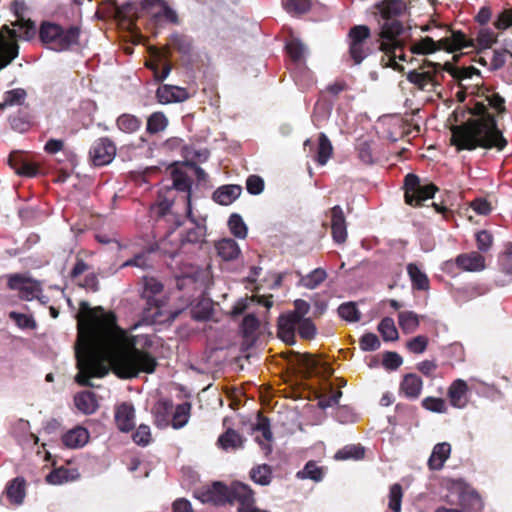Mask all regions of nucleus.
<instances>
[{
  "mask_svg": "<svg viewBox=\"0 0 512 512\" xmlns=\"http://www.w3.org/2000/svg\"><path fill=\"white\" fill-rule=\"evenodd\" d=\"M79 338L85 337L86 347L77 350L78 373L75 381L85 387H93L92 377H104L107 367L91 351L90 346L102 350L108 356L112 371L121 379H132L140 373L151 374L157 359L148 351L137 348L139 336L128 337L117 325L114 312H105L102 306L91 308L86 301L80 302L78 317Z\"/></svg>",
  "mask_w": 512,
  "mask_h": 512,
  "instance_id": "obj_1",
  "label": "nucleus"
},
{
  "mask_svg": "<svg viewBox=\"0 0 512 512\" xmlns=\"http://www.w3.org/2000/svg\"><path fill=\"white\" fill-rule=\"evenodd\" d=\"M468 112L475 118L451 127V145L458 151H472L477 148L504 150L508 142L498 128L496 117L488 111L487 105L477 101Z\"/></svg>",
  "mask_w": 512,
  "mask_h": 512,
  "instance_id": "obj_2",
  "label": "nucleus"
},
{
  "mask_svg": "<svg viewBox=\"0 0 512 512\" xmlns=\"http://www.w3.org/2000/svg\"><path fill=\"white\" fill-rule=\"evenodd\" d=\"M194 496L202 503L215 506L238 503V512H264L255 506L254 491L247 484L233 482L226 485L220 481L203 486L194 491Z\"/></svg>",
  "mask_w": 512,
  "mask_h": 512,
  "instance_id": "obj_3",
  "label": "nucleus"
},
{
  "mask_svg": "<svg viewBox=\"0 0 512 512\" xmlns=\"http://www.w3.org/2000/svg\"><path fill=\"white\" fill-rule=\"evenodd\" d=\"M379 49L383 53L380 63L383 67L403 72L404 67L397 62H412L409 52L406 30L401 21H392L381 25L379 32Z\"/></svg>",
  "mask_w": 512,
  "mask_h": 512,
  "instance_id": "obj_4",
  "label": "nucleus"
},
{
  "mask_svg": "<svg viewBox=\"0 0 512 512\" xmlns=\"http://www.w3.org/2000/svg\"><path fill=\"white\" fill-rule=\"evenodd\" d=\"M445 35L438 40H434L433 37L426 36L420 40H413L411 35H406L409 43V52L411 55H429L440 50H444L449 53L460 51L465 47H472L474 41L466 36L460 30H453L450 27L445 26Z\"/></svg>",
  "mask_w": 512,
  "mask_h": 512,
  "instance_id": "obj_5",
  "label": "nucleus"
},
{
  "mask_svg": "<svg viewBox=\"0 0 512 512\" xmlns=\"http://www.w3.org/2000/svg\"><path fill=\"white\" fill-rule=\"evenodd\" d=\"M81 30L78 26L62 27L59 24L43 22L39 29L41 42L49 49L62 52L79 44Z\"/></svg>",
  "mask_w": 512,
  "mask_h": 512,
  "instance_id": "obj_6",
  "label": "nucleus"
},
{
  "mask_svg": "<svg viewBox=\"0 0 512 512\" xmlns=\"http://www.w3.org/2000/svg\"><path fill=\"white\" fill-rule=\"evenodd\" d=\"M444 71L445 64L424 60L418 69L407 73L406 79L419 90L436 92L442 86Z\"/></svg>",
  "mask_w": 512,
  "mask_h": 512,
  "instance_id": "obj_7",
  "label": "nucleus"
},
{
  "mask_svg": "<svg viewBox=\"0 0 512 512\" xmlns=\"http://www.w3.org/2000/svg\"><path fill=\"white\" fill-rule=\"evenodd\" d=\"M164 285L155 277H143L141 297L146 304L143 309L144 317L151 322H160L162 307L165 304L163 297Z\"/></svg>",
  "mask_w": 512,
  "mask_h": 512,
  "instance_id": "obj_8",
  "label": "nucleus"
},
{
  "mask_svg": "<svg viewBox=\"0 0 512 512\" xmlns=\"http://www.w3.org/2000/svg\"><path fill=\"white\" fill-rule=\"evenodd\" d=\"M445 501L450 504H458L462 511L478 512L483 508L480 495L463 481H454L449 487V493Z\"/></svg>",
  "mask_w": 512,
  "mask_h": 512,
  "instance_id": "obj_9",
  "label": "nucleus"
},
{
  "mask_svg": "<svg viewBox=\"0 0 512 512\" xmlns=\"http://www.w3.org/2000/svg\"><path fill=\"white\" fill-rule=\"evenodd\" d=\"M286 52L293 65L292 76L296 83L308 86L313 82V74L306 65V46L296 38L286 43Z\"/></svg>",
  "mask_w": 512,
  "mask_h": 512,
  "instance_id": "obj_10",
  "label": "nucleus"
},
{
  "mask_svg": "<svg viewBox=\"0 0 512 512\" xmlns=\"http://www.w3.org/2000/svg\"><path fill=\"white\" fill-rule=\"evenodd\" d=\"M404 190L405 203L420 207L425 201L434 197L438 187L433 183L422 185L416 174L409 173L404 178Z\"/></svg>",
  "mask_w": 512,
  "mask_h": 512,
  "instance_id": "obj_11",
  "label": "nucleus"
},
{
  "mask_svg": "<svg viewBox=\"0 0 512 512\" xmlns=\"http://www.w3.org/2000/svg\"><path fill=\"white\" fill-rule=\"evenodd\" d=\"M286 354L289 365L305 378L312 377L319 373H325L331 376L333 373V369L328 364L320 362L312 354H301L295 351H288Z\"/></svg>",
  "mask_w": 512,
  "mask_h": 512,
  "instance_id": "obj_12",
  "label": "nucleus"
},
{
  "mask_svg": "<svg viewBox=\"0 0 512 512\" xmlns=\"http://www.w3.org/2000/svg\"><path fill=\"white\" fill-rule=\"evenodd\" d=\"M371 36V30L367 25H355L348 32L349 54L354 64H360L369 54L370 48L367 41Z\"/></svg>",
  "mask_w": 512,
  "mask_h": 512,
  "instance_id": "obj_13",
  "label": "nucleus"
},
{
  "mask_svg": "<svg viewBox=\"0 0 512 512\" xmlns=\"http://www.w3.org/2000/svg\"><path fill=\"white\" fill-rule=\"evenodd\" d=\"M174 203V196L166 193L164 189L158 191L157 199L154 204L150 206V215L155 218V221L160 224L165 222L169 226L178 228L182 222L178 215L171 212V207Z\"/></svg>",
  "mask_w": 512,
  "mask_h": 512,
  "instance_id": "obj_14",
  "label": "nucleus"
},
{
  "mask_svg": "<svg viewBox=\"0 0 512 512\" xmlns=\"http://www.w3.org/2000/svg\"><path fill=\"white\" fill-rule=\"evenodd\" d=\"M206 226L196 224L193 228L188 229L185 235L179 237V245L175 247H167L168 240H164L160 244V249L163 254L168 255L170 258H175L181 251H184L187 245L202 244L205 241Z\"/></svg>",
  "mask_w": 512,
  "mask_h": 512,
  "instance_id": "obj_15",
  "label": "nucleus"
},
{
  "mask_svg": "<svg viewBox=\"0 0 512 512\" xmlns=\"http://www.w3.org/2000/svg\"><path fill=\"white\" fill-rule=\"evenodd\" d=\"M455 268L467 272H479L485 269V258L479 252L461 253L454 260L443 263V271L453 273Z\"/></svg>",
  "mask_w": 512,
  "mask_h": 512,
  "instance_id": "obj_16",
  "label": "nucleus"
},
{
  "mask_svg": "<svg viewBox=\"0 0 512 512\" xmlns=\"http://www.w3.org/2000/svg\"><path fill=\"white\" fill-rule=\"evenodd\" d=\"M116 151V145L109 137H100L92 143L89 149V160L92 165L102 167L113 161Z\"/></svg>",
  "mask_w": 512,
  "mask_h": 512,
  "instance_id": "obj_17",
  "label": "nucleus"
},
{
  "mask_svg": "<svg viewBox=\"0 0 512 512\" xmlns=\"http://www.w3.org/2000/svg\"><path fill=\"white\" fill-rule=\"evenodd\" d=\"M8 287L19 291L22 300L30 301L42 292L41 283L22 274H13L8 279Z\"/></svg>",
  "mask_w": 512,
  "mask_h": 512,
  "instance_id": "obj_18",
  "label": "nucleus"
},
{
  "mask_svg": "<svg viewBox=\"0 0 512 512\" xmlns=\"http://www.w3.org/2000/svg\"><path fill=\"white\" fill-rule=\"evenodd\" d=\"M172 185L164 187V191L170 195H172L173 190L186 192V201H187V217L195 223V219L192 217L191 210V180L188 175L180 170L173 169L171 171Z\"/></svg>",
  "mask_w": 512,
  "mask_h": 512,
  "instance_id": "obj_19",
  "label": "nucleus"
},
{
  "mask_svg": "<svg viewBox=\"0 0 512 512\" xmlns=\"http://www.w3.org/2000/svg\"><path fill=\"white\" fill-rule=\"evenodd\" d=\"M10 127L19 133L29 131L35 124V115L29 105L19 107V109L9 116Z\"/></svg>",
  "mask_w": 512,
  "mask_h": 512,
  "instance_id": "obj_20",
  "label": "nucleus"
},
{
  "mask_svg": "<svg viewBox=\"0 0 512 512\" xmlns=\"http://www.w3.org/2000/svg\"><path fill=\"white\" fill-rule=\"evenodd\" d=\"M379 15L384 21L383 24L398 21L396 18L404 14L407 4L404 0H382L375 5Z\"/></svg>",
  "mask_w": 512,
  "mask_h": 512,
  "instance_id": "obj_21",
  "label": "nucleus"
},
{
  "mask_svg": "<svg viewBox=\"0 0 512 512\" xmlns=\"http://www.w3.org/2000/svg\"><path fill=\"white\" fill-rule=\"evenodd\" d=\"M330 216L332 238L337 244H342L347 239V225L342 207L340 205L332 207Z\"/></svg>",
  "mask_w": 512,
  "mask_h": 512,
  "instance_id": "obj_22",
  "label": "nucleus"
},
{
  "mask_svg": "<svg viewBox=\"0 0 512 512\" xmlns=\"http://www.w3.org/2000/svg\"><path fill=\"white\" fill-rule=\"evenodd\" d=\"M115 423L122 432H130L135 427V409L131 403L123 402L115 410Z\"/></svg>",
  "mask_w": 512,
  "mask_h": 512,
  "instance_id": "obj_23",
  "label": "nucleus"
},
{
  "mask_svg": "<svg viewBox=\"0 0 512 512\" xmlns=\"http://www.w3.org/2000/svg\"><path fill=\"white\" fill-rule=\"evenodd\" d=\"M190 97L185 88L164 84L158 87L156 98L161 104H169L174 102H184Z\"/></svg>",
  "mask_w": 512,
  "mask_h": 512,
  "instance_id": "obj_24",
  "label": "nucleus"
},
{
  "mask_svg": "<svg viewBox=\"0 0 512 512\" xmlns=\"http://www.w3.org/2000/svg\"><path fill=\"white\" fill-rule=\"evenodd\" d=\"M116 17L119 21V24L122 28L127 31L134 33L137 30V19L138 15V7L133 3H126L122 6L118 7L116 10Z\"/></svg>",
  "mask_w": 512,
  "mask_h": 512,
  "instance_id": "obj_25",
  "label": "nucleus"
},
{
  "mask_svg": "<svg viewBox=\"0 0 512 512\" xmlns=\"http://www.w3.org/2000/svg\"><path fill=\"white\" fill-rule=\"evenodd\" d=\"M299 321L290 315L282 314L278 318L277 335L287 345L295 343V333L297 331V323Z\"/></svg>",
  "mask_w": 512,
  "mask_h": 512,
  "instance_id": "obj_26",
  "label": "nucleus"
},
{
  "mask_svg": "<svg viewBox=\"0 0 512 512\" xmlns=\"http://www.w3.org/2000/svg\"><path fill=\"white\" fill-rule=\"evenodd\" d=\"M173 403L171 400L161 399L152 408L154 424L158 428H166L171 424Z\"/></svg>",
  "mask_w": 512,
  "mask_h": 512,
  "instance_id": "obj_27",
  "label": "nucleus"
},
{
  "mask_svg": "<svg viewBox=\"0 0 512 512\" xmlns=\"http://www.w3.org/2000/svg\"><path fill=\"white\" fill-rule=\"evenodd\" d=\"M467 392L468 385L466 381L462 379L453 381L448 388V398L450 404L458 409L464 408L468 403Z\"/></svg>",
  "mask_w": 512,
  "mask_h": 512,
  "instance_id": "obj_28",
  "label": "nucleus"
},
{
  "mask_svg": "<svg viewBox=\"0 0 512 512\" xmlns=\"http://www.w3.org/2000/svg\"><path fill=\"white\" fill-rule=\"evenodd\" d=\"M242 193V187L236 184L223 185L217 188L212 195L213 200L220 205H230Z\"/></svg>",
  "mask_w": 512,
  "mask_h": 512,
  "instance_id": "obj_29",
  "label": "nucleus"
},
{
  "mask_svg": "<svg viewBox=\"0 0 512 512\" xmlns=\"http://www.w3.org/2000/svg\"><path fill=\"white\" fill-rule=\"evenodd\" d=\"M422 388L423 381L415 373L406 374L400 383V391L409 399H417L422 392Z\"/></svg>",
  "mask_w": 512,
  "mask_h": 512,
  "instance_id": "obj_30",
  "label": "nucleus"
},
{
  "mask_svg": "<svg viewBox=\"0 0 512 512\" xmlns=\"http://www.w3.org/2000/svg\"><path fill=\"white\" fill-rule=\"evenodd\" d=\"M451 453V445L448 442L438 443L434 446L432 453L428 459L427 465L430 470H440L449 458Z\"/></svg>",
  "mask_w": 512,
  "mask_h": 512,
  "instance_id": "obj_31",
  "label": "nucleus"
},
{
  "mask_svg": "<svg viewBox=\"0 0 512 512\" xmlns=\"http://www.w3.org/2000/svg\"><path fill=\"white\" fill-rule=\"evenodd\" d=\"M89 440V432L86 428L78 426L62 436L63 444L68 448H80L83 447Z\"/></svg>",
  "mask_w": 512,
  "mask_h": 512,
  "instance_id": "obj_32",
  "label": "nucleus"
},
{
  "mask_svg": "<svg viewBox=\"0 0 512 512\" xmlns=\"http://www.w3.org/2000/svg\"><path fill=\"white\" fill-rule=\"evenodd\" d=\"M26 481L23 477H16L6 486V496L10 503L20 505L26 496Z\"/></svg>",
  "mask_w": 512,
  "mask_h": 512,
  "instance_id": "obj_33",
  "label": "nucleus"
},
{
  "mask_svg": "<svg viewBox=\"0 0 512 512\" xmlns=\"http://www.w3.org/2000/svg\"><path fill=\"white\" fill-rule=\"evenodd\" d=\"M471 39L474 41L471 48H477L478 52L482 54L498 42V34L489 27H481L476 38Z\"/></svg>",
  "mask_w": 512,
  "mask_h": 512,
  "instance_id": "obj_34",
  "label": "nucleus"
},
{
  "mask_svg": "<svg viewBox=\"0 0 512 512\" xmlns=\"http://www.w3.org/2000/svg\"><path fill=\"white\" fill-rule=\"evenodd\" d=\"M74 403L76 408L86 415L93 414L99 407L96 395L91 391H82L76 394Z\"/></svg>",
  "mask_w": 512,
  "mask_h": 512,
  "instance_id": "obj_35",
  "label": "nucleus"
},
{
  "mask_svg": "<svg viewBox=\"0 0 512 512\" xmlns=\"http://www.w3.org/2000/svg\"><path fill=\"white\" fill-rule=\"evenodd\" d=\"M215 248L219 257L224 261H232L240 255V248L237 242L231 238H224L215 244Z\"/></svg>",
  "mask_w": 512,
  "mask_h": 512,
  "instance_id": "obj_36",
  "label": "nucleus"
},
{
  "mask_svg": "<svg viewBox=\"0 0 512 512\" xmlns=\"http://www.w3.org/2000/svg\"><path fill=\"white\" fill-rule=\"evenodd\" d=\"M333 155V146L327 135L323 132L319 134L318 146L314 155V160L320 166L326 165Z\"/></svg>",
  "mask_w": 512,
  "mask_h": 512,
  "instance_id": "obj_37",
  "label": "nucleus"
},
{
  "mask_svg": "<svg viewBox=\"0 0 512 512\" xmlns=\"http://www.w3.org/2000/svg\"><path fill=\"white\" fill-rule=\"evenodd\" d=\"M79 477L77 469H69L64 466L53 469L47 476L46 482L52 485L74 481Z\"/></svg>",
  "mask_w": 512,
  "mask_h": 512,
  "instance_id": "obj_38",
  "label": "nucleus"
},
{
  "mask_svg": "<svg viewBox=\"0 0 512 512\" xmlns=\"http://www.w3.org/2000/svg\"><path fill=\"white\" fill-rule=\"evenodd\" d=\"M407 273L414 290L426 291L430 288L428 276L415 263L407 265Z\"/></svg>",
  "mask_w": 512,
  "mask_h": 512,
  "instance_id": "obj_39",
  "label": "nucleus"
},
{
  "mask_svg": "<svg viewBox=\"0 0 512 512\" xmlns=\"http://www.w3.org/2000/svg\"><path fill=\"white\" fill-rule=\"evenodd\" d=\"M117 128L125 134H134L142 127V120L136 115L123 113L116 119Z\"/></svg>",
  "mask_w": 512,
  "mask_h": 512,
  "instance_id": "obj_40",
  "label": "nucleus"
},
{
  "mask_svg": "<svg viewBox=\"0 0 512 512\" xmlns=\"http://www.w3.org/2000/svg\"><path fill=\"white\" fill-rule=\"evenodd\" d=\"M243 437L234 429L229 428L221 434L217 440V444L223 450H236L243 447Z\"/></svg>",
  "mask_w": 512,
  "mask_h": 512,
  "instance_id": "obj_41",
  "label": "nucleus"
},
{
  "mask_svg": "<svg viewBox=\"0 0 512 512\" xmlns=\"http://www.w3.org/2000/svg\"><path fill=\"white\" fill-rule=\"evenodd\" d=\"M169 45L183 56H191L193 52V40L191 37L174 33L169 38Z\"/></svg>",
  "mask_w": 512,
  "mask_h": 512,
  "instance_id": "obj_42",
  "label": "nucleus"
},
{
  "mask_svg": "<svg viewBox=\"0 0 512 512\" xmlns=\"http://www.w3.org/2000/svg\"><path fill=\"white\" fill-rule=\"evenodd\" d=\"M249 476L254 483L267 486L272 481L273 471L270 465L260 464L250 470Z\"/></svg>",
  "mask_w": 512,
  "mask_h": 512,
  "instance_id": "obj_43",
  "label": "nucleus"
},
{
  "mask_svg": "<svg viewBox=\"0 0 512 512\" xmlns=\"http://www.w3.org/2000/svg\"><path fill=\"white\" fill-rule=\"evenodd\" d=\"M9 164L21 176L34 177L39 171V167L35 163L14 158L12 155L9 157Z\"/></svg>",
  "mask_w": 512,
  "mask_h": 512,
  "instance_id": "obj_44",
  "label": "nucleus"
},
{
  "mask_svg": "<svg viewBox=\"0 0 512 512\" xmlns=\"http://www.w3.org/2000/svg\"><path fill=\"white\" fill-rule=\"evenodd\" d=\"M191 408L192 405L190 402H184L176 406L175 411L171 416V425L174 429H180L187 424Z\"/></svg>",
  "mask_w": 512,
  "mask_h": 512,
  "instance_id": "obj_45",
  "label": "nucleus"
},
{
  "mask_svg": "<svg viewBox=\"0 0 512 512\" xmlns=\"http://www.w3.org/2000/svg\"><path fill=\"white\" fill-rule=\"evenodd\" d=\"M327 278V272L323 268H316L307 275L301 276L299 284L307 289L319 287Z\"/></svg>",
  "mask_w": 512,
  "mask_h": 512,
  "instance_id": "obj_46",
  "label": "nucleus"
},
{
  "mask_svg": "<svg viewBox=\"0 0 512 512\" xmlns=\"http://www.w3.org/2000/svg\"><path fill=\"white\" fill-rule=\"evenodd\" d=\"M169 124L168 118L163 112H153L146 123V132L149 134H157L164 131Z\"/></svg>",
  "mask_w": 512,
  "mask_h": 512,
  "instance_id": "obj_47",
  "label": "nucleus"
},
{
  "mask_svg": "<svg viewBox=\"0 0 512 512\" xmlns=\"http://www.w3.org/2000/svg\"><path fill=\"white\" fill-rule=\"evenodd\" d=\"M27 96V93L22 88L12 89L4 93L3 101L0 103V112L5 108L18 105L20 107L24 106V100Z\"/></svg>",
  "mask_w": 512,
  "mask_h": 512,
  "instance_id": "obj_48",
  "label": "nucleus"
},
{
  "mask_svg": "<svg viewBox=\"0 0 512 512\" xmlns=\"http://www.w3.org/2000/svg\"><path fill=\"white\" fill-rule=\"evenodd\" d=\"M398 322L406 334L413 333L419 327V317L413 311H402L398 314Z\"/></svg>",
  "mask_w": 512,
  "mask_h": 512,
  "instance_id": "obj_49",
  "label": "nucleus"
},
{
  "mask_svg": "<svg viewBox=\"0 0 512 512\" xmlns=\"http://www.w3.org/2000/svg\"><path fill=\"white\" fill-rule=\"evenodd\" d=\"M365 456V449L360 444L346 445L338 450L334 456L336 460H360Z\"/></svg>",
  "mask_w": 512,
  "mask_h": 512,
  "instance_id": "obj_50",
  "label": "nucleus"
},
{
  "mask_svg": "<svg viewBox=\"0 0 512 512\" xmlns=\"http://www.w3.org/2000/svg\"><path fill=\"white\" fill-rule=\"evenodd\" d=\"M297 478L299 479H311L319 482L323 479L324 471L317 465L315 461H308L301 471L297 472Z\"/></svg>",
  "mask_w": 512,
  "mask_h": 512,
  "instance_id": "obj_51",
  "label": "nucleus"
},
{
  "mask_svg": "<svg viewBox=\"0 0 512 512\" xmlns=\"http://www.w3.org/2000/svg\"><path fill=\"white\" fill-rule=\"evenodd\" d=\"M445 71L450 73L454 79L457 81H462L464 79H470L474 75H480V70L475 68L474 66L469 67H453L450 63L445 64Z\"/></svg>",
  "mask_w": 512,
  "mask_h": 512,
  "instance_id": "obj_52",
  "label": "nucleus"
},
{
  "mask_svg": "<svg viewBox=\"0 0 512 512\" xmlns=\"http://www.w3.org/2000/svg\"><path fill=\"white\" fill-rule=\"evenodd\" d=\"M155 251L154 245L148 246L142 252L136 254L133 258L128 259L122 264V267L135 266L139 268H147L149 267L150 260L149 255Z\"/></svg>",
  "mask_w": 512,
  "mask_h": 512,
  "instance_id": "obj_53",
  "label": "nucleus"
},
{
  "mask_svg": "<svg viewBox=\"0 0 512 512\" xmlns=\"http://www.w3.org/2000/svg\"><path fill=\"white\" fill-rule=\"evenodd\" d=\"M19 53V46L14 42H6L0 51V70L10 64Z\"/></svg>",
  "mask_w": 512,
  "mask_h": 512,
  "instance_id": "obj_54",
  "label": "nucleus"
},
{
  "mask_svg": "<svg viewBox=\"0 0 512 512\" xmlns=\"http://www.w3.org/2000/svg\"><path fill=\"white\" fill-rule=\"evenodd\" d=\"M283 5L288 13L301 15L310 11L312 0H283Z\"/></svg>",
  "mask_w": 512,
  "mask_h": 512,
  "instance_id": "obj_55",
  "label": "nucleus"
},
{
  "mask_svg": "<svg viewBox=\"0 0 512 512\" xmlns=\"http://www.w3.org/2000/svg\"><path fill=\"white\" fill-rule=\"evenodd\" d=\"M147 3L153 5L155 2H159L161 4L162 9L159 12H156L153 17L156 21H159L162 18H165L167 21L173 24H177L179 22L177 13L164 1L162 0H145Z\"/></svg>",
  "mask_w": 512,
  "mask_h": 512,
  "instance_id": "obj_56",
  "label": "nucleus"
},
{
  "mask_svg": "<svg viewBox=\"0 0 512 512\" xmlns=\"http://www.w3.org/2000/svg\"><path fill=\"white\" fill-rule=\"evenodd\" d=\"M378 331L384 341H394L398 339V331L395 327L394 320L390 317H385L381 320L378 325Z\"/></svg>",
  "mask_w": 512,
  "mask_h": 512,
  "instance_id": "obj_57",
  "label": "nucleus"
},
{
  "mask_svg": "<svg viewBox=\"0 0 512 512\" xmlns=\"http://www.w3.org/2000/svg\"><path fill=\"white\" fill-rule=\"evenodd\" d=\"M337 311L338 315L348 322H358L361 318V313L354 302L342 303Z\"/></svg>",
  "mask_w": 512,
  "mask_h": 512,
  "instance_id": "obj_58",
  "label": "nucleus"
},
{
  "mask_svg": "<svg viewBox=\"0 0 512 512\" xmlns=\"http://www.w3.org/2000/svg\"><path fill=\"white\" fill-rule=\"evenodd\" d=\"M228 226L231 233L240 239H244L247 236V226L244 223L242 217L239 214H231L228 220Z\"/></svg>",
  "mask_w": 512,
  "mask_h": 512,
  "instance_id": "obj_59",
  "label": "nucleus"
},
{
  "mask_svg": "<svg viewBox=\"0 0 512 512\" xmlns=\"http://www.w3.org/2000/svg\"><path fill=\"white\" fill-rule=\"evenodd\" d=\"M492 91L491 88H484L482 92V96H485L488 105L495 109L498 114H503L506 112L505 107V99L499 93L488 94Z\"/></svg>",
  "mask_w": 512,
  "mask_h": 512,
  "instance_id": "obj_60",
  "label": "nucleus"
},
{
  "mask_svg": "<svg viewBox=\"0 0 512 512\" xmlns=\"http://www.w3.org/2000/svg\"><path fill=\"white\" fill-rule=\"evenodd\" d=\"M402 498V486L398 483L393 484L389 490V509L392 510L393 512H401Z\"/></svg>",
  "mask_w": 512,
  "mask_h": 512,
  "instance_id": "obj_61",
  "label": "nucleus"
},
{
  "mask_svg": "<svg viewBox=\"0 0 512 512\" xmlns=\"http://www.w3.org/2000/svg\"><path fill=\"white\" fill-rule=\"evenodd\" d=\"M9 318L13 320L16 325L21 329H36L37 323L34 318L30 315H26L23 313H19L16 311H11L9 313Z\"/></svg>",
  "mask_w": 512,
  "mask_h": 512,
  "instance_id": "obj_62",
  "label": "nucleus"
},
{
  "mask_svg": "<svg viewBox=\"0 0 512 512\" xmlns=\"http://www.w3.org/2000/svg\"><path fill=\"white\" fill-rule=\"evenodd\" d=\"M297 331L299 336L305 340H311L315 337L317 329L310 318L301 319L297 323Z\"/></svg>",
  "mask_w": 512,
  "mask_h": 512,
  "instance_id": "obj_63",
  "label": "nucleus"
},
{
  "mask_svg": "<svg viewBox=\"0 0 512 512\" xmlns=\"http://www.w3.org/2000/svg\"><path fill=\"white\" fill-rule=\"evenodd\" d=\"M493 26L499 31H504L512 27V8L503 9L497 15Z\"/></svg>",
  "mask_w": 512,
  "mask_h": 512,
  "instance_id": "obj_64",
  "label": "nucleus"
}]
</instances>
